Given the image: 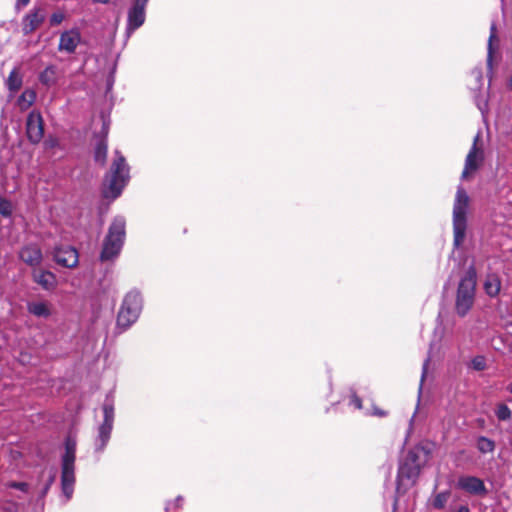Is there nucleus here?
Listing matches in <instances>:
<instances>
[{
  "label": "nucleus",
  "mask_w": 512,
  "mask_h": 512,
  "mask_svg": "<svg viewBox=\"0 0 512 512\" xmlns=\"http://www.w3.org/2000/svg\"><path fill=\"white\" fill-rule=\"evenodd\" d=\"M183 497L178 496L173 502H167L165 506V512H171L172 508L178 509L181 508L183 505Z\"/></svg>",
  "instance_id": "35"
},
{
  "label": "nucleus",
  "mask_w": 512,
  "mask_h": 512,
  "mask_svg": "<svg viewBox=\"0 0 512 512\" xmlns=\"http://www.w3.org/2000/svg\"><path fill=\"white\" fill-rule=\"evenodd\" d=\"M27 310L30 314L41 317L48 318L51 316V310L47 304V302L38 301V302H29L27 304Z\"/></svg>",
  "instance_id": "20"
},
{
  "label": "nucleus",
  "mask_w": 512,
  "mask_h": 512,
  "mask_svg": "<svg viewBox=\"0 0 512 512\" xmlns=\"http://www.w3.org/2000/svg\"><path fill=\"white\" fill-rule=\"evenodd\" d=\"M114 71H112L109 76L107 77V80H106V91H110L114 85Z\"/></svg>",
  "instance_id": "38"
},
{
  "label": "nucleus",
  "mask_w": 512,
  "mask_h": 512,
  "mask_svg": "<svg viewBox=\"0 0 512 512\" xmlns=\"http://www.w3.org/2000/svg\"><path fill=\"white\" fill-rule=\"evenodd\" d=\"M33 281L46 291H53L57 286V278L54 273L48 270L34 271Z\"/></svg>",
  "instance_id": "17"
},
{
  "label": "nucleus",
  "mask_w": 512,
  "mask_h": 512,
  "mask_svg": "<svg viewBox=\"0 0 512 512\" xmlns=\"http://www.w3.org/2000/svg\"><path fill=\"white\" fill-rule=\"evenodd\" d=\"M26 136L33 145L39 144L44 137V120L38 110H32L27 115Z\"/></svg>",
  "instance_id": "10"
},
{
  "label": "nucleus",
  "mask_w": 512,
  "mask_h": 512,
  "mask_svg": "<svg viewBox=\"0 0 512 512\" xmlns=\"http://www.w3.org/2000/svg\"><path fill=\"white\" fill-rule=\"evenodd\" d=\"M53 260L65 268H74L79 263V254L73 246L60 245L54 248Z\"/></svg>",
  "instance_id": "12"
},
{
  "label": "nucleus",
  "mask_w": 512,
  "mask_h": 512,
  "mask_svg": "<svg viewBox=\"0 0 512 512\" xmlns=\"http://www.w3.org/2000/svg\"><path fill=\"white\" fill-rule=\"evenodd\" d=\"M59 77V69L56 65H48L40 74L39 81L47 87L57 84Z\"/></svg>",
  "instance_id": "19"
},
{
  "label": "nucleus",
  "mask_w": 512,
  "mask_h": 512,
  "mask_svg": "<svg viewBox=\"0 0 512 512\" xmlns=\"http://www.w3.org/2000/svg\"><path fill=\"white\" fill-rule=\"evenodd\" d=\"M111 0H92L93 3L107 5Z\"/></svg>",
  "instance_id": "40"
},
{
  "label": "nucleus",
  "mask_w": 512,
  "mask_h": 512,
  "mask_svg": "<svg viewBox=\"0 0 512 512\" xmlns=\"http://www.w3.org/2000/svg\"><path fill=\"white\" fill-rule=\"evenodd\" d=\"M7 488L20 490L24 493H27L29 490V485L26 482H17V481H10L6 484Z\"/></svg>",
  "instance_id": "32"
},
{
  "label": "nucleus",
  "mask_w": 512,
  "mask_h": 512,
  "mask_svg": "<svg viewBox=\"0 0 512 512\" xmlns=\"http://www.w3.org/2000/svg\"><path fill=\"white\" fill-rule=\"evenodd\" d=\"M64 19H65L64 13L58 11V12H54L50 16L49 22H50L51 26H57V25H60L63 22Z\"/></svg>",
  "instance_id": "34"
},
{
  "label": "nucleus",
  "mask_w": 512,
  "mask_h": 512,
  "mask_svg": "<svg viewBox=\"0 0 512 512\" xmlns=\"http://www.w3.org/2000/svg\"><path fill=\"white\" fill-rule=\"evenodd\" d=\"M486 359L484 356H475L470 363V367L475 371H483L486 369Z\"/></svg>",
  "instance_id": "30"
},
{
  "label": "nucleus",
  "mask_w": 512,
  "mask_h": 512,
  "mask_svg": "<svg viewBox=\"0 0 512 512\" xmlns=\"http://www.w3.org/2000/svg\"><path fill=\"white\" fill-rule=\"evenodd\" d=\"M102 411L103 422L99 425L97 436L94 440V450L96 453H102L111 438L115 419L114 399L112 393L106 395L105 401L102 405Z\"/></svg>",
  "instance_id": "8"
},
{
  "label": "nucleus",
  "mask_w": 512,
  "mask_h": 512,
  "mask_svg": "<svg viewBox=\"0 0 512 512\" xmlns=\"http://www.w3.org/2000/svg\"><path fill=\"white\" fill-rule=\"evenodd\" d=\"M126 237V220L122 215L113 218L108 232L103 240L100 260L102 262L110 261L116 258L124 245Z\"/></svg>",
  "instance_id": "4"
},
{
  "label": "nucleus",
  "mask_w": 512,
  "mask_h": 512,
  "mask_svg": "<svg viewBox=\"0 0 512 512\" xmlns=\"http://www.w3.org/2000/svg\"><path fill=\"white\" fill-rule=\"evenodd\" d=\"M495 414L500 421H508L512 417L511 409L504 403L497 406Z\"/></svg>",
  "instance_id": "25"
},
{
  "label": "nucleus",
  "mask_w": 512,
  "mask_h": 512,
  "mask_svg": "<svg viewBox=\"0 0 512 512\" xmlns=\"http://www.w3.org/2000/svg\"><path fill=\"white\" fill-rule=\"evenodd\" d=\"M102 131L104 135L100 138H98L95 147H94V160L97 163H100L101 165H104L106 163L107 159V151H108V144H107V133L108 128L106 124H103Z\"/></svg>",
  "instance_id": "18"
},
{
  "label": "nucleus",
  "mask_w": 512,
  "mask_h": 512,
  "mask_svg": "<svg viewBox=\"0 0 512 512\" xmlns=\"http://www.w3.org/2000/svg\"><path fill=\"white\" fill-rule=\"evenodd\" d=\"M477 285V271L470 265L461 277L455 299V311L459 317H465L475 302Z\"/></svg>",
  "instance_id": "3"
},
{
  "label": "nucleus",
  "mask_w": 512,
  "mask_h": 512,
  "mask_svg": "<svg viewBox=\"0 0 512 512\" xmlns=\"http://www.w3.org/2000/svg\"><path fill=\"white\" fill-rule=\"evenodd\" d=\"M22 83H23L22 76L19 74L17 69L14 68L10 72V74H9L7 80H6V87H7V89L10 92L15 93L18 90H20V88L22 87Z\"/></svg>",
  "instance_id": "22"
},
{
  "label": "nucleus",
  "mask_w": 512,
  "mask_h": 512,
  "mask_svg": "<svg viewBox=\"0 0 512 512\" xmlns=\"http://www.w3.org/2000/svg\"><path fill=\"white\" fill-rule=\"evenodd\" d=\"M510 392L512 393V383H511V387H510Z\"/></svg>",
  "instance_id": "44"
},
{
  "label": "nucleus",
  "mask_w": 512,
  "mask_h": 512,
  "mask_svg": "<svg viewBox=\"0 0 512 512\" xmlns=\"http://www.w3.org/2000/svg\"><path fill=\"white\" fill-rule=\"evenodd\" d=\"M350 405H353L356 409L362 408V400L354 393L350 399Z\"/></svg>",
  "instance_id": "36"
},
{
  "label": "nucleus",
  "mask_w": 512,
  "mask_h": 512,
  "mask_svg": "<svg viewBox=\"0 0 512 512\" xmlns=\"http://www.w3.org/2000/svg\"><path fill=\"white\" fill-rule=\"evenodd\" d=\"M46 19V11L42 6L35 5L22 19V32L25 36L32 34Z\"/></svg>",
  "instance_id": "11"
},
{
  "label": "nucleus",
  "mask_w": 512,
  "mask_h": 512,
  "mask_svg": "<svg viewBox=\"0 0 512 512\" xmlns=\"http://www.w3.org/2000/svg\"><path fill=\"white\" fill-rule=\"evenodd\" d=\"M143 309V296L137 288L131 289L123 298L117 315V327L121 331L130 328L139 318Z\"/></svg>",
  "instance_id": "7"
},
{
  "label": "nucleus",
  "mask_w": 512,
  "mask_h": 512,
  "mask_svg": "<svg viewBox=\"0 0 512 512\" xmlns=\"http://www.w3.org/2000/svg\"><path fill=\"white\" fill-rule=\"evenodd\" d=\"M495 38V24L491 26V33L488 40V51H487V67L489 70H492V60H493V46L492 41Z\"/></svg>",
  "instance_id": "27"
},
{
  "label": "nucleus",
  "mask_w": 512,
  "mask_h": 512,
  "mask_svg": "<svg viewBox=\"0 0 512 512\" xmlns=\"http://www.w3.org/2000/svg\"><path fill=\"white\" fill-rule=\"evenodd\" d=\"M76 447V438L68 435L65 438L64 453L61 456V489L67 500L74 492Z\"/></svg>",
  "instance_id": "5"
},
{
  "label": "nucleus",
  "mask_w": 512,
  "mask_h": 512,
  "mask_svg": "<svg viewBox=\"0 0 512 512\" xmlns=\"http://www.w3.org/2000/svg\"><path fill=\"white\" fill-rule=\"evenodd\" d=\"M376 414L380 415V416H384L385 413L383 411H377Z\"/></svg>",
  "instance_id": "42"
},
{
  "label": "nucleus",
  "mask_w": 512,
  "mask_h": 512,
  "mask_svg": "<svg viewBox=\"0 0 512 512\" xmlns=\"http://www.w3.org/2000/svg\"><path fill=\"white\" fill-rule=\"evenodd\" d=\"M469 197L463 187L459 186L453 205V246L460 248L466 237L467 209Z\"/></svg>",
  "instance_id": "6"
},
{
  "label": "nucleus",
  "mask_w": 512,
  "mask_h": 512,
  "mask_svg": "<svg viewBox=\"0 0 512 512\" xmlns=\"http://www.w3.org/2000/svg\"><path fill=\"white\" fill-rule=\"evenodd\" d=\"M19 258L31 267H37L42 263L43 254L36 244H28L20 249Z\"/></svg>",
  "instance_id": "16"
},
{
  "label": "nucleus",
  "mask_w": 512,
  "mask_h": 512,
  "mask_svg": "<svg viewBox=\"0 0 512 512\" xmlns=\"http://www.w3.org/2000/svg\"><path fill=\"white\" fill-rule=\"evenodd\" d=\"M476 447L482 454L492 453L495 450V442L485 436H479L476 441Z\"/></svg>",
  "instance_id": "23"
},
{
  "label": "nucleus",
  "mask_w": 512,
  "mask_h": 512,
  "mask_svg": "<svg viewBox=\"0 0 512 512\" xmlns=\"http://www.w3.org/2000/svg\"><path fill=\"white\" fill-rule=\"evenodd\" d=\"M130 180V167L119 150L114 151V159L105 176L106 187L102 194L104 198L117 199Z\"/></svg>",
  "instance_id": "2"
},
{
  "label": "nucleus",
  "mask_w": 512,
  "mask_h": 512,
  "mask_svg": "<svg viewBox=\"0 0 512 512\" xmlns=\"http://www.w3.org/2000/svg\"><path fill=\"white\" fill-rule=\"evenodd\" d=\"M81 42V34L77 28L65 30L60 34L58 50L68 54L75 53L77 46Z\"/></svg>",
  "instance_id": "15"
},
{
  "label": "nucleus",
  "mask_w": 512,
  "mask_h": 512,
  "mask_svg": "<svg viewBox=\"0 0 512 512\" xmlns=\"http://www.w3.org/2000/svg\"><path fill=\"white\" fill-rule=\"evenodd\" d=\"M60 146L58 138L53 135H48L43 142V147L46 151L52 150Z\"/></svg>",
  "instance_id": "31"
},
{
  "label": "nucleus",
  "mask_w": 512,
  "mask_h": 512,
  "mask_svg": "<svg viewBox=\"0 0 512 512\" xmlns=\"http://www.w3.org/2000/svg\"><path fill=\"white\" fill-rule=\"evenodd\" d=\"M456 486L473 496L484 497L488 494L484 481L476 476L462 475L458 478Z\"/></svg>",
  "instance_id": "13"
},
{
  "label": "nucleus",
  "mask_w": 512,
  "mask_h": 512,
  "mask_svg": "<svg viewBox=\"0 0 512 512\" xmlns=\"http://www.w3.org/2000/svg\"><path fill=\"white\" fill-rule=\"evenodd\" d=\"M55 477H56V474L55 472H50L49 473V476L47 478V480L45 481L43 487L41 488V490L39 491V494H38V501L40 500H43L44 497L47 495L51 485L54 483L55 481Z\"/></svg>",
  "instance_id": "28"
},
{
  "label": "nucleus",
  "mask_w": 512,
  "mask_h": 512,
  "mask_svg": "<svg viewBox=\"0 0 512 512\" xmlns=\"http://www.w3.org/2000/svg\"><path fill=\"white\" fill-rule=\"evenodd\" d=\"M414 414H416V412H415ZM414 418H415V415H413V416L411 417L410 424H412V423H413Z\"/></svg>",
  "instance_id": "43"
},
{
  "label": "nucleus",
  "mask_w": 512,
  "mask_h": 512,
  "mask_svg": "<svg viewBox=\"0 0 512 512\" xmlns=\"http://www.w3.org/2000/svg\"><path fill=\"white\" fill-rule=\"evenodd\" d=\"M429 454L430 451L423 445H415L408 450L399 462L396 480L398 492L402 489L405 491L416 483Z\"/></svg>",
  "instance_id": "1"
},
{
  "label": "nucleus",
  "mask_w": 512,
  "mask_h": 512,
  "mask_svg": "<svg viewBox=\"0 0 512 512\" xmlns=\"http://www.w3.org/2000/svg\"><path fill=\"white\" fill-rule=\"evenodd\" d=\"M430 362V358L427 357L423 363V367H422V375H421V380H420V386H419V392H418V404L417 406L419 405V402H420V398H421V393H422V386H423V382H424V379L426 377V374H427V367H428V364ZM418 409V407L416 408V410Z\"/></svg>",
  "instance_id": "33"
},
{
  "label": "nucleus",
  "mask_w": 512,
  "mask_h": 512,
  "mask_svg": "<svg viewBox=\"0 0 512 512\" xmlns=\"http://www.w3.org/2000/svg\"><path fill=\"white\" fill-rule=\"evenodd\" d=\"M13 212L12 204L6 198L0 197V215L8 218L11 217Z\"/></svg>",
  "instance_id": "29"
},
{
  "label": "nucleus",
  "mask_w": 512,
  "mask_h": 512,
  "mask_svg": "<svg viewBox=\"0 0 512 512\" xmlns=\"http://www.w3.org/2000/svg\"><path fill=\"white\" fill-rule=\"evenodd\" d=\"M501 289V281L496 275H489L484 282V290L489 297H496Z\"/></svg>",
  "instance_id": "21"
},
{
  "label": "nucleus",
  "mask_w": 512,
  "mask_h": 512,
  "mask_svg": "<svg viewBox=\"0 0 512 512\" xmlns=\"http://www.w3.org/2000/svg\"><path fill=\"white\" fill-rule=\"evenodd\" d=\"M31 0H16L15 2V10L17 12L21 11L23 8L28 6Z\"/></svg>",
  "instance_id": "37"
},
{
  "label": "nucleus",
  "mask_w": 512,
  "mask_h": 512,
  "mask_svg": "<svg viewBox=\"0 0 512 512\" xmlns=\"http://www.w3.org/2000/svg\"><path fill=\"white\" fill-rule=\"evenodd\" d=\"M36 100V93L33 90L26 89L18 98L19 104L22 106L23 103L26 104L25 107L31 106Z\"/></svg>",
  "instance_id": "26"
},
{
  "label": "nucleus",
  "mask_w": 512,
  "mask_h": 512,
  "mask_svg": "<svg viewBox=\"0 0 512 512\" xmlns=\"http://www.w3.org/2000/svg\"><path fill=\"white\" fill-rule=\"evenodd\" d=\"M450 495L451 492L449 490L437 493L431 501L432 507L438 510L443 509L446 506V503L448 502Z\"/></svg>",
  "instance_id": "24"
},
{
  "label": "nucleus",
  "mask_w": 512,
  "mask_h": 512,
  "mask_svg": "<svg viewBox=\"0 0 512 512\" xmlns=\"http://www.w3.org/2000/svg\"><path fill=\"white\" fill-rule=\"evenodd\" d=\"M509 87H510V89H512V75L510 76V79H509Z\"/></svg>",
  "instance_id": "41"
},
{
  "label": "nucleus",
  "mask_w": 512,
  "mask_h": 512,
  "mask_svg": "<svg viewBox=\"0 0 512 512\" xmlns=\"http://www.w3.org/2000/svg\"><path fill=\"white\" fill-rule=\"evenodd\" d=\"M480 134L478 133L473 140V145L470 148L466 159L464 169L462 171L461 178L466 179L471 172H475L479 169L481 163L483 162V151L478 148L477 143L479 141Z\"/></svg>",
  "instance_id": "14"
},
{
  "label": "nucleus",
  "mask_w": 512,
  "mask_h": 512,
  "mask_svg": "<svg viewBox=\"0 0 512 512\" xmlns=\"http://www.w3.org/2000/svg\"><path fill=\"white\" fill-rule=\"evenodd\" d=\"M149 0H131L127 11L126 36L130 37L146 20V7Z\"/></svg>",
  "instance_id": "9"
},
{
  "label": "nucleus",
  "mask_w": 512,
  "mask_h": 512,
  "mask_svg": "<svg viewBox=\"0 0 512 512\" xmlns=\"http://www.w3.org/2000/svg\"><path fill=\"white\" fill-rule=\"evenodd\" d=\"M472 73L475 75V77H476V79H477L478 81H481V80H482V73H481V71H480V70H474Z\"/></svg>",
  "instance_id": "39"
}]
</instances>
